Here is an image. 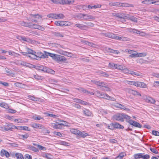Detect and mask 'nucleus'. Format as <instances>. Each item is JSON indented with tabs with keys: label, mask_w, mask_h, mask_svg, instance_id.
<instances>
[{
	"label": "nucleus",
	"mask_w": 159,
	"mask_h": 159,
	"mask_svg": "<svg viewBox=\"0 0 159 159\" xmlns=\"http://www.w3.org/2000/svg\"><path fill=\"white\" fill-rule=\"evenodd\" d=\"M46 55L51 57L53 59L59 63H65L67 61L66 58L65 57L61 55L49 52L46 53Z\"/></svg>",
	"instance_id": "1"
},
{
	"label": "nucleus",
	"mask_w": 159,
	"mask_h": 159,
	"mask_svg": "<svg viewBox=\"0 0 159 159\" xmlns=\"http://www.w3.org/2000/svg\"><path fill=\"white\" fill-rule=\"evenodd\" d=\"M95 94L98 97L101 98H105L106 99L113 101H116V100L114 98L111 97L103 92L97 91Z\"/></svg>",
	"instance_id": "2"
},
{
	"label": "nucleus",
	"mask_w": 159,
	"mask_h": 159,
	"mask_svg": "<svg viewBox=\"0 0 159 159\" xmlns=\"http://www.w3.org/2000/svg\"><path fill=\"white\" fill-rule=\"evenodd\" d=\"M103 36L111 39H119L122 40H126V38L122 37H119L116 36L115 34L111 33H102Z\"/></svg>",
	"instance_id": "3"
},
{
	"label": "nucleus",
	"mask_w": 159,
	"mask_h": 159,
	"mask_svg": "<svg viewBox=\"0 0 159 159\" xmlns=\"http://www.w3.org/2000/svg\"><path fill=\"white\" fill-rule=\"evenodd\" d=\"M123 113H117L113 116L114 119L117 121L123 122L124 120H123Z\"/></svg>",
	"instance_id": "4"
},
{
	"label": "nucleus",
	"mask_w": 159,
	"mask_h": 159,
	"mask_svg": "<svg viewBox=\"0 0 159 159\" xmlns=\"http://www.w3.org/2000/svg\"><path fill=\"white\" fill-rule=\"evenodd\" d=\"M125 51L126 52H127L130 55L129 56V57L132 58L136 57L137 55V52L131 50H129L128 49H126L125 50Z\"/></svg>",
	"instance_id": "5"
},
{
	"label": "nucleus",
	"mask_w": 159,
	"mask_h": 159,
	"mask_svg": "<svg viewBox=\"0 0 159 159\" xmlns=\"http://www.w3.org/2000/svg\"><path fill=\"white\" fill-rule=\"evenodd\" d=\"M20 40L27 42L29 43H33L34 41L32 40L29 38H26L24 36H21L19 37L18 38Z\"/></svg>",
	"instance_id": "6"
},
{
	"label": "nucleus",
	"mask_w": 159,
	"mask_h": 159,
	"mask_svg": "<svg viewBox=\"0 0 159 159\" xmlns=\"http://www.w3.org/2000/svg\"><path fill=\"white\" fill-rule=\"evenodd\" d=\"M134 85L140 88H146L147 87V85L144 83L137 81H135Z\"/></svg>",
	"instance_id": "7"
},
{
	"label": "nucleus",
	"mask_w": 159,
	"mask_h": 159,
	"mask_svg": "<svg viewBox=\"0 0 159 159\" xmlns=\"http://www.w3.org/2000/svg\"><path fill=\"white\" fill-rule=\"evenodd\" d=\"M5 127L4 129H5V131H11L13 129H19L17 127L13 125H7V126H5Z\"/></svg>",
	"instance_id": "8"
},
{
	"label": "nucleus",
	"mask_w": 159,
	"mask_h": 159,
	"mask_svg": "<svg viewBox=\"0 0 159 159\" xmlns=\"http://www.w3.org/2000/svg\"><path fill=\"white\" fill-rule=\"evenodd\" d=\"M143 99L147 102L154 104L155 102V100L152 98L147 96L143 97Z\"/></svg>",
	"instance_id": "9"
},
{
	"label": "nucleus",
	"mask_w": 159,
	"mask_h": 159,
	"mask_svg": "<svg viewBox=\"0 0 159 159\" xmlns=\"http://www.w3.org/2000/svg\"><path fill=\"white\" fill-rule=\"evenodd\" d=\"M0 155L2 157L5 156L7 158L9 157L10 156L9 153L7 151L4 149H2L1 150Z\"/></svg>",
	"instance_id": "10"
},
{
	"label": "nucleus",
	"mask_w": 159,
	"mask_h": 159,
	"mask_svg": "<svg viewBox=\"0 0 159 159\" xmlns=\"http://www.w3.org/2000/svg\"><path fill=\"white\" fill-rule=\"evenodd\" d=\"M95 18V17L91 15L84 14V20L89 21H92L94 20Z\"/></svg>",
	"instance_id": "11"
},
{
	"label": "nucleus",
	"mask_w": 159,
	"mask_h": 159,
	"mask_svg": "<svg viewBox=\"0 0 159 159\" xmlns=\"http://www.w3.org/2000/svg\"><path fill=\"white\" fill-rule=\"evenodd\" d=\"M83 112L86 116H90L92 115V112L89 109L85 108L82 109Z\"/></svg>",
	"instance_id": "12"
},
{
	"label": "nucleus",
	"mask_w": 159,
	"mask_h": 159,
	"mask_svg": "<svg viewBox=\"0 0 159 159\" xmlns=\"http://www.w3.org/2000/svg\"><path fill=\"white\" fill-rule=\"evenodd\" d=\"M92 82L94 84H97V85L100 86L105 87L106 88V85L105 83L102 81H97L96 80H92Z\"/></svg>",
	"instance_id": "13"
},
{
	"label": "nucleus",
	"mask_w": 159,
	"mask_h": 159,
	"mask_svg": "<svg viewBox=\"0 0 159 159\" xmlns=\"http://www.w3.org/2000/svg\"><path fill=\"white\" fill-rule=\"evenodd\" d=\"M36 69L41 71L47 72L48 71V68L45 66L39 65L36 66Z\"/></svg>",
	"instance_id": "14"
},
{
	"label": "nucleus",
	"mask_w": 159,
	"mask_h": 159,
	"mask_svg": "<svg viewBox=\"0 0 159 159\" xmlns=\"http://www.w3.org/2000/svg\"><path fill=\"white\" fill-rule=\"evenodd\" d=\"M74 2V0H61V4L70 5Z\"/></svg>",
	"instance_id": "15"
},
{
	"label": "nucleus",
	"mask_w": 159,
	"mask_h": 159,
	"mask_svg": "<svg viewBox=\"0 0 159 159\" xmlns=\"http://www.w3.org/2000/svg\"><path fill=\"white\" fill-rule=\"evenodd\" d=\"M129 124L136 127L141 128L142 127V125L132 120H131V122Z\"/></svg>",
	"instance_id": "16"
},
{
	"label": "nucleus",
	"mask_w": 159,
	"mask_h": 159,
	"mask_svg": "<svg viewBox=\"0 0 159 159\" xmlns=\"http://www.w3.org/2000/svg\"><path fill=\"white\" fill-rule=\"evenodd\" d=\"M32 26L31 28H33L35 29H38L42 31H43L44 30V28L43 27L39 25L34 24H32Z\"/></svg>",
	"instance_id": "17"
},
{
	"label": "nucleus",
	"mask_w": 159,
	"mask_h": 159,
	"mask_svg": "<svg viewBox=\"0 0 159 159\" xmlns=\"http://www.w3.org/2000/svg\"><path fill=\"white\" fill-rule=\"evenodd\" d=\"M78 136L82 138H84L87 136H89V135L88 133H85L84 131H81L79 130V131H78Z\"/></svg>",
	"instance_id": "18"
},
{
	"label": "nucleus",
	"mask_w": 159,
	"mask_h": 159,
	"mask_svg": "<svg viewBox=\"0 0 159 159\" xmlns=\"http://www.w3.org/2000/svg\"><path fill=\"white\" fill-rule=\"evenodd\" d=\"M20 24L22 26L26 27L31 28L32 26V24L31 23H26L24 21H21L20 23Z\"/></svg>",
	"instance_id": "19"
},
{
	"label": "nucleus",
	"mask_w": 159,
	"mask_h": 159,
	"mask_svg": "<svg viewBox=\"0 0 159 159\" xmlns=\"http://www.w3.org/2000/svg\"><path fill=\"white\" fill-rule=\"evenodd\" d=\"M18 64L19 65H21L22 66L29 67H30V66L32 65L31 64L22 61H19L18 62Z\"/></svg>",
	"instance_id": "20"
},
{
	"label": "nucleus",
	"mask_w": 159,
	"mask_h": 159,
	"mask_svg": "<svg viewBox=\"0 0 159 159\" xmlns=\"http://www.w3.org/2000/svg\"><path fill=\"white\" fill-rule=\"evenodd\" d=\"M31 126L33 128L36 129H42L43 125L42 124L34 123L31 125Z\"/></svg>",
	"instance_id": "21"
},
{
	"label": "nucleus",
	"mask_w": 159,
	"mask_h": 159,
	"mask_svg": "<svg viewBox=\"0 0 159 159\" xmlns=\"http://www.w3.org/2000/svg\"><path fill=\"white\" fill-rule=\"evenodd\" d=\"M123 120H124V119H125L126 121L129 123L132 120L130 119L131 117L128 115L124 113L123 114Z\"/></svg>",
	"instance_id": "22"
},
{
	"label": "nucleus",
	"mask_w": 159,
	"mask_h": 159,
	"mask_svg": "<svg viewBox=\"0 0 159 159\" xmlns=\"http://www.w3.org/2000/svg\"><path fill=\"white\" fill-rule=\"evenodd\" d=\"M50 125L53 128L56 129H60L61 127L59 124H55L54 123H51L50 124Z\"/></svg>",
	"instance_id": "23"
},
{
	"label": "nucleus",
	"mask_w": 159,
	"mask_h": 159,
	"mask_svg": "<svg viewBox=\"0 0 159 159\" xmlns=\"http://www.w3.org/2000/svg\"><path fill=\"white\" fill-rule=\"evenodd\" d=\"M114 129H123L124 128V126L119 123L117 122H115L114 123Z\"/></svg>",
	"instance_id": "24"
},
{
	"label": "nucleus",
	"mask_w": 159,
	"mask_h": 159,
	"mask_svg": "<svg viewBox=\"0 0 159 159\" xmlns=\"http://www.w3.org/2000/svg\"><path fill=\"white\" fill-rule=\"evenodd\" d=\"M125 19L130 20L134 22H136V18L134 16H129L128 14H126Z\"/></svg>",
	"instance_id": "25"
},
{
	"label": "nucleus",
	"mask_w": 159,
	"mask_h": 159,
	"mask_svg": "<svg viewBox=\"0 0 159 159\" xmlns=\"http://www.w3.org/2000/svg\"><path fill=\"white\" fill-rule=\"evenodd\" d=\"M107 52L113 53L115 54H117L119 53V52L118 50H114L112 49H111L110 48H108L107 49Z\"/></svg>",
	"instance_id": "26"
},
{
	"label": "nucleus",
	"mask_w": 159,
	"mask_h": 159,
	"mask_svg": "<svg viewBox=\"0 0 159 159\" xmlns=\"http://www.w3.org/2000/svg\"><path fill=\"white\" fill-rule=\"evenodd\" d=\"M60 23H61L60 26H70V22L67 21H60Z\"/></svg>",
	"instance_id": "27"
},
{
	"label": "nucleus",
	"mask_w": 159,
	"mask_h": 159,
	"mask_svg": "<svg viewBox=\"0 0 159 159\" xmlns=\"http://www.w3.org/2000/svg\"><path fill=\"white\" fill-rule=\"evenodd\" d=\"M126 14L123 13H117V17L120 18L125 19Z\"/></svg>",
	"instance_id": "28"
},
{
	"label": "nucleus",
	"mask_w": 159,
	"mask_h": 159,
	"mask_svg": "<svg viewBox=\"0 0 159 159\" xmlns=\"http://www.w3.org/2000/svg\"><path fill=\"white\" fill-rule=\"evenodd\" d=\"M34 145L37 146L40 150L45 151L47 149V148L46 147L43 146L41 145L36 144H34Z\"/></svg>",
	"instance_id": "29"
},
{
	"label": "nucleus",
	"mask_w": 159,
	"mask_h": 159,
	"mask_svg": "<svg viewBox=\"0 0 159 159\" xmlns=\"http://www.w3.org/2000/svg\"><path fill=\"white\" fill-rule=\"evenodd\" d=\"M27 54H35L36 53V52L34 50L27 48H25Z\"/></svg>",
	"instance_id": "30"
},
{
	"label": "nucleus",
	"mask_w": 159,
	"mask_h": 159,
	"mask_svg": "<svg viewBox=\"0 0 159 159\" xmlns=\"http://www.w3.org/2000/svg\"><path fill=\"white\" fill-rule=\"evenodd\" d=\"M27 97L29 99L33 101H39V98H38L31 95H28Z\"/></svg>",
	"instance_id": "31"
},
{
	"label": "nucleus",
	"mask_w": 159,
	"mask_h": 159,
	"mask_svg": "<svg viewBox=\"0 0 159 159\" xmlns=\"http://www.w3.org/2000/svg\"><path fill=\"white\" fill-rule=\"evenodd\" d=\"M152 0H145L142 2V3L147 5H149L153 4Z\"/></svg>",
	"instance_id": "32"
},
{
	"label": "nucleus",
	"mask_w": 159,
	"mask_h": 159,
	"mask_svg": "<svg viewBox=\"0 0 159 159\" xmlns=\"http://www.w3.org/2000/svg\"><path fill=\"white\" fill-rule=\"evenodd\" d=\"M43 156L47 159H51L52 158V155L48 153L43 154Z\"/></svg>",
	"instance_id": "33"
},
{
	"label": "nucleus",
	"mask_w": 159,
	"mask_h": 159,
	"mask_svg": "<svg viewBox=\"0 0 159 159\" xmlns=\"http://www.w3.org/2000/svg\"><path fill=\"white\" fill-rule=\"evenodd\" d=\"M45 52V53H46L47 52ZM37 55H38V56L37 55V57H41V58H46L48 56H46V54H45V55H44V54L42 53L41 52H38L37 53Z\"/></svg>",
	"instance_id": "34"
},
{
	"label": "nucleus",
	"mask_w": 159,
	"mask_h": 159,
	"mask_svg": "<svg viewBox=\"0 0 159 159\" xmlns=\"http://www.w3.org/2000/svg\"><path fill=\"white\" fill-rule=\"evenodd\" d=\"M64 17V16L63 14H56L55 19H62Z\"/></svg>",
	"instance_id": "35"
},
{
	"label": "nucleus",
	"mask_w": 159,
	"mask_h": 159,
	"mask_svg": "<svg viewBox=\"0 0 159 159\" xmlns=\"http://www.w3.org/2000/svg\"><path fill=\"white\" fill-rule=\"evenodd\" d=\"M17 159H24L23 155L20 153H16L15 154Z\"/></svg>",
	"instance_id": "36"
},
{
	"label": "nucleus",
	"mask_w": 159,
	"mask_h": 159,
	"mask_svg": "<svg viewBox=\"0 0 159 159\" xmlns=\"http://www.w3.org/2000/svg\"><path fill=\"white\" fill-rule=\"evenodd\" d=\"M137 55L136 57H145L147 55V54L146 52L143 53H138L137 52Z\"/></svg>",
	"instance_id": "37"
},
{
	"label": "nucleus",
	"mask_w": 159,
	"mask_h": 159,
	"mask_svg": "<svg viewBox=\"0 0 159 159\" xmlns=\"http://www.w3.org/2000/svg\"><path fill=\"white\" fill-rule=\"evenodd\" d=\"M79 131V130L76 129H72L70 130V131L71 133L77 135H78V131Z\"/></svg>",
	"instance_id": "38"
},
{
	"label": "nucleus",
	"mask_w": 159,
	"mask_h": 159,
	"mask_svg": "<svg viewBox=\"0 0 159 159\" xmlns=\"http://www.w3.org/2000/svg\"><path fill=\"white\" fill-rule=\"evenodd\" d=\"M35 120H40L41 119H43V118L40 116H36V115L33 116L32 117Z\"/></svg>",
	"instance_id": "39"
},
{
	"label": "nucleus",
	"mask_w": 159,
	"mask_h": 159,
	"mask_svg": "<svg viewBox=\"0 0 159 159\" xmlns=\"http://www.w3.org/2000/svg\"><path fill=\"white\" fill-rule=\"evenodd\" d=\"M31 55L27 54L26 56L29 57L31 59H36L37 58V56L35 54H31Z\"/></svg>",
	"instance_id": "40"
},
{
	"label": "nucleus",
	"mask_w": 159,
	"mask_h": 159,
	"mask_svg": "<svg viewBox=\"0 0 159 159\" xmlns=\"http://www.w3.org/2000/svg\"><path fill=\"white\" fill-rule=\"evenodd\" d=\"M75 26L80 29L82 30H84L86 26L80 24H77L75 25Z\"/></svg>",
	"instance_id": "41"
},
{
	"label": "nucleus",
	"mask_w": 159,
	"mask_h": 159,
	"mask_svg": "<svg viewBox=\"0 0 159 159\" xmlns=\"http://www.w3.org/2000/svg\"><path fill=\"white\" fill-rule=\"evenodd\" d=\"M19 137L22 139H27L29 137V135L27 134H25L24 135H19Z\"/></svg>",
	"instance_id": "42"
},
{
	"label": "nucleus",
	"mask_w": 159,
	"mask_h": 159,
	"mask_svg": "<svg viewBox=\"0 0 159 159\" xmlns=\"http://www.w3.org/2000/svg\"><path fill=\"white\" fill-rule=\"evenodd\" d=\"M124 83L126 84H128L129 85H134L135 81H133L125 80L124 81Z\"/></svg>",
	"instance_id": "43"
},
{
	"label": "nucleus",
	"mask_w": 159,
	"mask_h": 159,
	"mask_svg": "<svg viewBox=\"0 0 159 159\" xmlns=\"http://www.w3.org/2000/svg\"><path fill=\"white\" fill-rule=\"evenodd\" d=\"M132 95L135 96H141V94L139 92L135 90H133Z\"/></svg>",
	"instance_id": "44"
},
{
	"label": "nucleus",
	"mask_w": 159,
	"mask_h": 159,
	"mask_svg": "<svg viewBox=\"0 0 159 159\" xmlns=\"http://www.w3.org/2000/svg\"><path fill=\"white\" fill-rule=\"evenodd\" d=\"M119 108H120L121 110H129V108H127L125 106L121 104L120 106L119 107Z\"/></svg>",
	"instance_id": "45"
},
{
	"label": "nucleus",
	"mask_w": 159,
	"mask_h": 159,
	"mask_svg": "<svg viewBox=\"0 0 159 159\" xmlns=\"http://www.w3.org/2000/svg\"><path fill=\"white\" fill-rule=\"evenodd\" d=\"M142 153H138L134 155V157L136 159H138L143 157Z\"/></svg>",
	"instance_id": "46"
},
{
	"label": "nucleus",
	"mask_w": 159,
	"mask_h": 159,
	"mask_svg": "<svg viewBox=\"0 0 159 159\" xmlns=\"http://www.w3.org/2000/svg\"><path fill=\"white\" fill-rule=\"evenodd\" d=\"M136 61L137 63L142 64L143 63L146 62V61L142 58H140L139 59L136 60Z\"/></svg>",
	"instance_id": "47"
},
{
	"label": "nucleus",
	"mask_w": 159,
	"mask_h": 159,
	"mask_svg": "<svg viewBox=\"0 0 159 159\" xmlns=\"http://www.w3.org/2000/svg\"><path fill=\"white\" fill-rule=\"evenodd\" d=\"M58 144L60 145H63L65 146H68L69 143L66 142L62 141H60L58 142Z\"/></svg>",
	"instance_id": "48"
},
{
	"label": "nucleus",
	"mask_w": 159,
	"mask_h": 159,
	"mask_svg": "<svg viewBox=\"0 0 159 159\" xmlns=\"http://www.w3.org/2000/svg\"><path fill=\"white\" fill-rule=\"evenodd\" d=\"M114 125V123H111L107 125V128L109 129L113 130L115 129Z\"/></svg>",
	"instance_id": "49"
},
{
	"label": "nucleus",
	"mask_w": 159,
	"mask_h": 159,
	"mask_svg": "<svg viewBox=\"0 0 159 159\" xmlns=\"http://www.w3.org/2000/svg\"><path fill=\"white\" fill-rule=\"evenodd\" d=\"M111 5L115 6H123L122 3L119 2L112 3Z\"/></svg>",
	"instance_id": "50"
},
{
	"label": "nucleus",
	"mask_w": 159,
	"mask_h": 159,
	"mask_svg": "<svg viewBox=\"0 0 159 159\" xmlns=\"http://www.w3.org/2000/svg\"><path fill=\"white\" fill-rule=\"evenodd\" d=\"M123 72L125 74H129L130 70L127 68L126 67H125V69H124L123 70Z\"/></svg>",
	"instance_id": "51"
},
{
	"label": "nucleus",
	"mask_w": 159,
	"mask_h": 159,
	"mask_svg": "<svg viewBox=\"0 0 159 159\" xmlns=\"http://www.w3.org/2000/svg\"><path fill=\"white\" fill-rule=\"evenodd\" d=\"M125 66L120 65H117V66L116 67V69L123 71L124 69H125Z\"/></svg>",
	"instance_id": "52"
},
{
	"label": "nucleus",
	"mask_w": 159,
	"mask_h": 159,
	"mask_svg": "<svg viewBox=\"0 0 159 159\" xmlns=\"http://www.w3.org/2000/svg\"><path fill=\"white\" fill-rule=\"evenodd\" d=\"M133 90L130 88H127L125 89V91L127 93L132 94Z\"/></svg>",
	"instance_id": "53"
},
{
	"label": "nucleus",
	"mask_w": 159,
	"mask_h": 159,
	"mask_svg": "<svg viewBox=\"0 0 159 159\" xmlns=\"http://www.w3.org/2000/svg\"><path fill=\"white\" fill-rule=\"evenodd\" d=\"M84 14L80 13L77 16V17L79 19L84 20Z\"/></svg>",
	"instance_id": "54"
},
{
	"label": "nucleus",
	"mask_w": 159,
	"mask_h": 159,
	"mask_svg": "<svg viewBox=\"0 0 159 159\" xmlns=\"http://www.w3.org/2000/svg\"><path fill=\"white\" fill-rule=\"evenodd\" d=\"M47 16L49 18L55 19L56 14L51 13L48 15Z\"/></svg>",
	"instance_id": "55"
},
{
	"label": "nucleus",
	"mask_w": 159,
	"mask_h": 159,
	"mask_svg": "<svg viewBox=\"0 0 159 159\" xmlns=\"http://www.w3.org/2000/svg\"><path fill=\"white\" fill-rule=\"evenodd\" d=\"M59 124L60 125V127H61V125L67 126L68 123L66 121H62Z\"/></svg>",
	"instance_id": "56"
},
{
	"label": "nucleus",
	"mask_w": 159,
	"mask_h": 159,
	"mask_svg": "<svg viewBox=\"0 0 159 159\" xmlns=\"http://www.w3.org/2000/svg\"><path fill=\"white\" fill-rule=\"evenodd\" d=\"M53 3L56 4H61V0H51Z\"/></svg>",
	"instance_id": "57"
},
{
	"label": "nucleus",
	"mask_w": 159,
	"mask_h": 159,
	"mask_svg": "<svg viewBox=\"0 0 159 159\" xmlns=\"http://www.w3.org/2000/svg\"><path fill=\"white\" fill-rule=\"evenodd\" d=\"M109 66L111 68H115L116 69V67L117 66V65L113 63H109Z\"/></svg>",
	"instance_id": "58"
},
{
	"label": "nucleus",
	"mask_w": 159,
	"mask_h": 159,
	"mask_svg": "<svg viewBox=\"0 0 159 159\" xmlns=\"http://www.w3.org/2000/svg\"><path fill=\"white\" fill-rule=\"evenodd\" d=\"M20 130H28V127L27 126H19L17 127Z\"/></svg>",
	"instance_id": "59"
},
{
	"label": "nucleus",
	"mask_w": 159,
	"mask_h": 159,
	"mask_svg": "<svg viewBox=\"0 0 159 159\" xmlns=\"http://www.w3.org/2000/svg\"><path fill=\"white\" fill-rule=\"evenodd\" d=\"M9 54L13 56H16L15 54L19 56H20V55L17 53H15L13 51H10L9 52Z\"/></svg>",
	"instance_id": "60"
},
{
	"label": "nucleus",
	"mask_w": 159,
	"mask_h": 159,
	"mask_svg": "<svg viewBox=\"0 0 159 159\" xmlns=\"http://www.w3.org/2000/svg\"><path fill=\"white\" fill-rule=\"evenodd\" d=\"M7 104L5 102H2L0 103V106L2 107L6 108L7 107Z\"/></svg>",
	"instance_id": "61"
},
{
	"label": "nucleus",
	"mask_w": 159,
	"mask_h": 159,
	"mask_svg": "<svg viewBox=\"0 0 159 159\" xmlns=\"http://www.w3.org/2000/svg\"><path fill=\"white\" fill-rule=\"evenodd\" d=\"M150 150L152 152L156 154H157L158 153L157 150L154 148H150Z\"/></svg>",
	"instance_id": "62"
},
{
	"label": "nucleus",
	"mask_w": 159,
	"mask_h": 159,
	"mask_svg": "<svg viewBox=\"0 0 159 159\" xmlns=\"http://www.w3.org/2000/svg\"><path fill=\"white\" fill-rule=\"evenodd\" d=\"M78 90L80 92H82L84 93H86L87 92V90L86 89L82 88H80L78 89Z\"/></svg>",
	"instance_id": "63"
},
{
	"label": "nucleus",
	"mask_w": 159,
	"mask_h": 159,
	"mask_svg": "<svg viewBox=\"0 0 159 159\" xmlns=\"http://www.w3.org/2000/svg\"><path fill=\"white\" fill-rule=\"evenodd\" d=\"M42 132L44 134H49L50 131L47 129H44L42 130Z\"/></svg>",
	"instance_id": "64"
}]
</instances>
